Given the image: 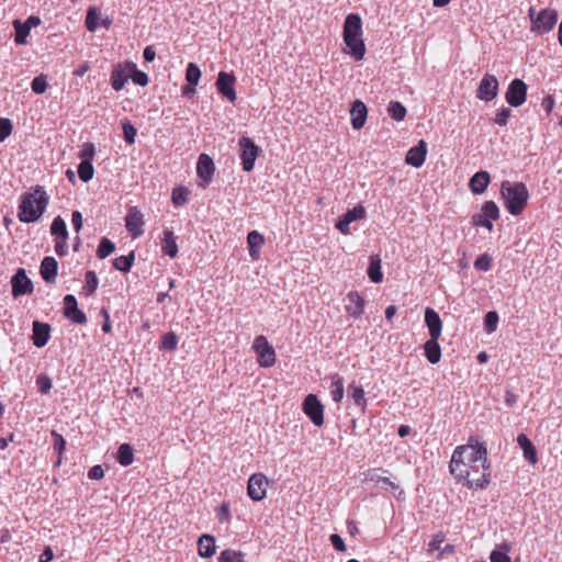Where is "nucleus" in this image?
I'll use <instances>...</instances> for the list:
<instances>
[{
	"label": "nucleus",
	"mask_w": 562,
	"mask_h": 562,
	"mask_svg": "<svg viewBox=\"0 0 562 562\" xmlns=\"http://www.w3.org/2000/svg\"><path fill=\"white\" fill-rule=\"evenodd\" d=\"M215 171L213 159L207 154H201L196 164V173L205 182L209 183Z\"/></svg>",
	"instance_id": "obj_21"
},
{
	"label": "nucleus",
	"mask_w": 562,
	"mask_h": 562,
	"mask_svg": "<svg viewBox=\"0 0 562 562\" xmlns=\"http://www.w3.org/2000/svg\"><path fill=\"white\" fill-rule=\"evenodd\" d=\"M52 327L48 323L34 321L32 323V336L31 339L33 345L37 348H43L47 345L50 339Z\"/></svg>",
	"instance_id": "obj_19"
},
{
	"label": "nucleus",
	"mask_w": 562,
	"mask_h": 562,
	"mask_svg": "<svg viewBox=\"0 0 562 562\" xmlns=\"http://www.w3.org/2000/svg\"><path fill=\"white\" fill-rule=\"evenodd\" d=\"M236 77L226 71H220L215 82L216 89L220 94L226 98L229 102L234 103L237 99L235 90Z\"/></svg>",
	"instance_id": "obj_11"
},
{
	"label": "nucleus",
	"mask_w": 562,
	"mask_h": 562,
	"mask_svg": "<svg viewBox=\"0 0 562 562\" xmlns=\"http://www.w3.org/2000/svg\"><path fill=\"white\" fill-rule=\"evenodd\" d=\"M130 78V71L126 67V63L116 65L111 72V86L115 91H120L124 88L125 83Z\"/></svg>",
	"instance_id": "obj_27"
},
{
	"label": "nucleus",
	"mask_w": 562,
	"mask_h": 562,
	"mask_svg": "<svg viewBox=\"0 0 562 562\" xmlns=\"http://www.w3.org/2000/svg\"><path fill=\"white\" fill-rule=\"evenodd\" d=\"M345 307L350 316L358 318L364 312V300L358 292L351 291L347 294V304Z\"/></svg>",
	"instance_id": "obj_23"
},
{
	"label": "nucleus",
	"mask_w": 562,
	"mask_h": 562,
	"mask_svg": "<svg viewBox=\"0 0 562 562\" xmlns=\"http://www.w3.org/2000/svg\"><path fill=\"white\" fill-rule=\"evenodd\" d=\"M64 315L66 318L71 321L72 323L77 325H83L87 323V316L86 314L78 307L77 300L75 295L67 294L64 297Z\"/></svg>",
	"instance_id": "obj_16"
},
{
	"label": "nucleus",
	"mask_w": 562,
	"mask_h": 562,
	"mask_svg": "<svg viewBox=\"0 0 562 562\" xmlns=\"http://www.w3.org/2000/svg\"><path fill=\"white\" fill-rule=\"evenodd\" d=\"M330 542L337 551L344 552L347 549L344 539L338 533L330 536Z\"/></svg>",
	"instance_id": "obj_63"
},
{
	"label": "nucleus",
	"mask_w": 562,
	"mask_h": 562,
	"mask_svg": "<svg viewBox=\"0 0 562 562\" xmlns=\"http://www.w3.org/2000/svg\"><path fill=\"white\" fill-rule=\"evenodd\" d=\"M48 195L42 186H36L32 193H25L19 205L18 217L23 223L36 222L45 212Z\"/></svg>",
	"instance_id": "obj_2"
},
{
	"label": "nucleus",
	"mask_w": 562,
	"mask_h": 562,
	"mask_svg": "<svg viewBox=\"0 0 562 562\" xmlns=\"http://www.w3.org/2000/svg\"><path fill=\"white\" fill-rule=\"evenodd\" d=\"M350 115L352 127L355 130L362 128L368 115L367 105L362 101L356 100L351 105Z\"/></svg>",
	"instance_id": "obj_25"
},
{
	"label": "nucleus",
	"mask_w": 562,
	"mask_h": 562,
	"mask_svg": "<svg viewBox=\"0 0 562 562\" xmlns=\"http://www.w3.org/2000/svg\"><path fill=\"white\" fill-rule=\"evenodd\" d=\"M249 256L257 260L260 257V249L265 243L263 236L258 231H251L247 235Z\"/></svg>",
	"instance_id": "obj_30"
},
{
	"label": "nucleus",
	"mask_w": 562,
	"mask_h": 562,
	"mask_svg": "<svg viewBox=\"0 0 562 562\" xmlns=\"http://www.w3.org/2000/svg\"><path fill=\"white\" fill-rule=\"evenodd\" d=\"M238 145L243 169L246 172H250L255 167V161L259 154V147L251 138L246 136L239 138Z\"/></svg>",
	"instance_id": "obj_6"
},
{
	"label": "nucleus",
	"mask_w": 562,
	"mask_h": 562,
	"mask_svg": "<svg viewBox=\"0 0 562 562\" xmlns=\"http://www.w3.org/2000/svg\"><path fill=\"white\" fill-rule=\"evenodd\" d=\"M330 396L336 403H339L344 397V383L338 374L331 376Z\"/></svg>",
	"instance_id": "obj_42"
},
{
	"label": "nucleus",
	"mask_w": 562,
	"mask_h": 562,
	"mask_svg": "<svg viewBox=\"0 0 562 562\" xmlns=\"http://www.w3.org/2000/svg\"><path fill=\"white\" fill-rule=\"evenodd\" d=\"M216 517L221 522H228L231 519V506L224 502L217 509Z\"/></svg>",
	"instance_id": "obj_60"
},
{
	"label": "nucleus",
	"mask_w": 562,
	"mask_h": 562,
	"mask_svg": "<svg viewBox=\"0 0 562 562\" xmlns=\"http://www.w3.org/2000/svg\"><path fill=\"white\" fill-rule=\"evenodd\" d=\"M48 83L45 75L35 77L31 82L32 91L36 94H42L47 90Z\"/></svg>",
	"instance_id": "obj_53"
},
{
	"label": "nucleus",
	"mask_w": 562,
	"mask_h": 562,
	"mask_svg": "<svg viewBox=\"0 0 562 562\" xmlns=\"http://www.w3.org/2000/svg\"><path fill=\"white\" fill-rule=\"evenodd\" d=\"M103 476H104V470L100 464L93 465L88 472V477L90 480H100Z\"/></svg>",
	"instance_id": "obj_64"
},
{
	"label": "nucleus",
	"mask_w": 562,
	"mask_h": 562,
	"mask_svg": "<svg viewBox=\"0 0 562 562\" xmlns=\"http://www.w3.org/2000/svg\"><path fill=\"white\" fill-rule=\"evenodd\" d=\"M499 218V207L494 201H486L481 207V212L472 216V224L477 227H485L493 231V221Z\"/></svg>",
	"instance_id": "obj_5"
},
{
	"label": "nucleus",
	"mask_w": 562,
	"mask_h": 562,
	"mask_svg": "<svg viewBox=\"0 0 562 562\" xmlns=\"http://www.w3.org/2000/svg\"><path fill=\"white\" fill-rule=\"evenodd\" d=\"M78 176L82 182H89L94 175V168L91 161H81L78 165Z\"/></svg>",
	"instance_id": "obj_44"
},
{
	"label": "nucleus",
	"mask_w": 562,
	"mask_h": 562,
	"mask_svg": "<svg viewBox=\"0 0 562 562\" xmlns=\"http://www.w3.org/2000/svg\"><path fill=\"white\" fill-rule=\"evenodd\" d=\"M438 340L439 338H429L424 344L425 356L431 364L438 363L441 359V348Z\"/></svg>",
	"instance_id": "obj_33"
},
{
	"label": "nucleus",
	"mask_w": 562,
	"mask_h": 562,
	"mask_svg": "<svg viewBox=\"0 0 562 562\" xmlns=\"http://www.w3.org/2000/svg\"><path fill=\"white\" fill-rule=\"evenodd\" d=\"M171 199L175 206H181L188 202L189 190L186 187L175 188Z\"/></svg>",
	"instance_id": "obj_47"
},
{
	"label": "nucleus",
	"mask_w": 562,
	"mask_h": 562,
	"mask_svg": "<svg viewBox=\"0 0 562 562\" xmlns=\"http://www.w3.org/2000/svg\"><path fill=\"white\" fill-rule=\"evenodd\" d=\"M425 323L429 330L430 338H440L442 331V322L439 314L428 307L425 311Z\"/></svg>",
	"instance_id": "obj_24"
},
{
	"label": "nucleus",
	"mask_w": 562,
	"mask_h": 562,
	"mask_svg": "<svg viewBox=\"0 0 562 562\" xmlns=\"http://www.w3.org/2000/svg\"><path fill=\"white\" fill-rule=\"evenodd\" d=\"M12 295L19 297L21 295L31 294L34 290L32 280L26 276L23 268H19L11 279Z\"/></svg>",
	"instance_id": "obj_14"
},
{
	"label": "nucleus",
	"mask_w": 562,
	"mask_h": 562,
	"mask_svg": "<svg viewBox=\"0 0 562 562\" xmlns=\"http://www.w3.org/2000/svg\"><path fill=\"white\" fill-rule=\"evenodd\" d=\"M98 284H99V279L95 274L94 271H87L86 272V285L83 286V291L86 293V295H92L97 288H98Z\"/></svg>",
	"instance_id": "obj_49"
},
{
	"label": "nucleus",
	"mask_w": 562,
	"mask_h": 562,
	"mask_svg": "<svg viewBox=\"0 0 562 562\" xmlns=\"http://www.w3.org/2000/svg\"><path fill=\"white\" fill-rule=\"evenodd\" d=\"M493 258L488 254L479 256L474 261V268L479 271H488L492 268Z\"/></svg>",
	"instance_id": "obj_54"
},
{
	"label": "nucleus",
	"mask_w": 562,
	"mask_h": 562,
	"mask_svg": "<svg viewBox=\"0 0 562 562\" xmlns=\"http://www.w3.org/2000/svg\"><path fill=\"white\" fill-rule=\"evenodd\" d=\"M498 314L495 311H490L484 316V329L487 334H492L496 330L498 325Z\"/></svg>",
	"instance_id": "obj_51"
},
{
	"label": "nucleus",
	"mask_w": 562,
	"mask_h": 562,
	"mask_svg": "<svg viewBox=\"0 0 562 562\" xmlns=\"http://www.w3.org/2000/svg\"><path fill=\"white\" fill-rule=\"evenodd\" d=\"M50 435L54 438V450L60 456L66 448V440L56 430H52Z\"/></svg>",
	"instance_id": "obj_59"
},
{
	"label": "nucleus",
	"mask_w": 562,
	"mask_h": 562,
	"mask_svg": "<svg viewBox=\"0 0 562 562\" xmlns=\"http://www.w3.org/2000/svg\"><path fill=\"white\" fill-rule=\"evenodd\" d=\"M445 539L446 536L442 531L436 533L428 543L427 553L431 555L435 551H440L441 544L443 543Z\"/></svg>",
	"instance_id": "obj_55"
},
{
	"label": "nucleus",
	"mask_w": 562,
	"mask_h": 562,
	"mask_svg": "<svg viewBox=\"0 0 562 562\" xmlns=\"http://www.w3.org/2000/svg\"><path fill=\"white\" fill-rule=\"evenodd\" d=\"M490 182H491L490 173L485 170H481V171L475 172L471 177V179L469 181V188L473 194H482L487 189Z\"/></svg>",
	"instance_id": "obj_26"
},
{
	"label": "nucleus",
	"mask_w": 562,
	"mask_h": 562,
	"mask_svg": "<svg viewBox=\"0 0 562 562\" xmlns=\"http://www.w3.org/2000/svg\"><path fill=\"white\" fill-rule=\"evenodd\" d=\"M144 220L142 212L133 206L128 210L125 216V227L132 238H137L143 235Z\"/></svg>",
	"instance_id": "obj_17"
},
{
	"label": "nucleus",
	"mask_w": 562,
	"mask_h": 562,
	"mask_svg": "<svg viewBox=\"0 0 562 562\" xmlns=\"http://www.w3.org/2000/svg\"><path fill=\"white\" fill-rule=\"evenodd\" d=\"M161 251L164 255L169 256L170 258H175L178 255L176 237L173 232L170 229L164 231V238L161 240Z\"/></svg>",
	"instance_id": "obj_34"
},
{
	"label": "nucleus",
	"mask_w": 562,
	"mask_h": 562,
	"mask_svg": "<svg viewBox=\"0 0 562 562\" xmlns=\"http://www.w3.org/2000/svg\"><path fill=\"white\" fill-rule=\"evenodd\" d=\"M201 78V70L194 63H189L186 70V80L190 86H196Z\"/></svg>",
	"instance_id": "obj_45"
},
{
	"label": "nucleus",
	"mask_w": 562,
	"mask_h": 562,
	"mask_svg": "<svg viewBox=\"0 0 562 562\" xmlns=\"http://www.w3.org/2000/svg\"><path fill=\"white\" fill-rule=\"evenodd\" d=\"M115 250V244L112 243L109 238L104 237L101 239L98 249L97 256L100 259H104L110 256Z\"/></svg>",
	"instance_id": "obj_46"
},
{
	"label": "nucleus",
	"mask_w": 562,
	"mask_h": 562,
	"mask_svg": "<svg viewBox=\"0 0 562 562\" xmlns=\"http://www.w3.org/2000/svg\"><path fill=\"white\" fill-rule=\"evenodd\" d=\"M178 346V337L173 331L166 333L161 337L160 349L173 351Z\"/></svg>",
	"instance_id": "obj_50"
},
{
	"label": "nucleus",
	"mask_w": 562,
	"mask_h": 562,
	"mask_svg": "<svg viewBox=\"0 0 562 562\" xmlns=\"http://www.w3.org/2000/svg\"><path fill=\"white\" fill-rule=\"evenodd\" d=\"M58 271V262L54 257L47 256L42 260L40 273L47 283H54Z\"/></svg>",
	"instance_id": "obj_28"
},
{
	"label": "nucleus",
	"mask_w": 562,
	"mask_h": 562,
	"mask_svg": "<svg viewBox=\"0 0 562 562\" xmlns=\"http://www.w3.org/2000/svg\"><path fill=\"white\" fill-rule=\"evenodd\" d=\"M367 273L373 283H380L382 281L381 259L378 256L371 257Z\"/></svg>",
	"instance_id": "obj_37"
},
{
	"label": "nucleus",
	"mask_w": 562,
	"mask_h": 562,
	"mask_svg": "<svg viewBox=\"0 0 562 562\" xmlns=\"http://www.w3.org/2000/svg\"><path fill=\"white\" fill-rule=\"evenodd\" d=\"M510 114H512L510 109H508V108H502V109L497 112V114H496V116H495V119H494L495 124H497V125H499V126H505V125H507V122H508V119H509Z\"/></svg>",
	"instance_id": "obj_61"
},
{
	"label": "nucleus",
	"mask_w": 562,
	"mask_h": 562,
	"mask_svg": "<svg viewBox=\"0 0 562 562\" xmlns=\"http://www.w3.org/2000/svg\"><path fill=\"white\" fill-rule=\"evenodd\" d=\"M349 396L353 403L363 412L367 406L366 393L362 386L351 384L349 385Z\"/></svg>",
	"instance_id": "obj_38"
},
{
	"label": "nucleus",
	"mask_w": 562,
	"mask_h": 562,
	"mask_svg": "<svg viewBox=\"0 0 562 562\" xmlns=\"http://www.w3.org/2000/svg\"><path fill=\"white\" fill-rule=\"evenodd\" d=\"M252 348L257 353V360L260 367L270 368L276 363L274 348L265 336H257L254 340Z\"/></svg>",
	"instance_id": "obj_7"
},
{
	"label": "nucleus",
	"mask_w": 562,
	"mask_h": 562,
	"mask_svg": "<svg viewBox=\"0 0 562 562\" xmlns=\"http://www.w3.org/2000/svg\"><path fill=\"white\" fill-rule=\"evenodd\" d=\"M498 80L494 75H484L476 90V98L485 102L494 100L498 93Z\"/></svg>",
	"instance_id": "obj_13"
},
{
	"label": "nucleus",
	"mask_w": 562,
	"mask_h": 562,
	"mask_svg": "<svg viewBox=\"0 0 562 562\" xmlns=\"http://www.w3.org/2000/svg\"><path fill=\"white\" fill-rule=\"evenodd\" d=\"M384 473H386L385 470H369L366 474V479L375 483L380 488L389 491L394 496L400 497L403 494L400 484L393 481L391 477L384 476Z\"/></svg>",
	"instance_id": "obj_8"
},
{
	"label": "nucleus",
	"mask_w": 562,
	"mask_h": 562,
	"mask_svg": "<svg viewBox=\"0 0 562 562\" xmlns=\"http://www.w3.org/2000/svg\"><path fill=\"white\" fill-rule=\"evenodd\" d=\"M12 123L9 119H0V142H4L12 133Z\"/></svg>",
	"instance_id": "obj_58"
},
{
	"label": "nucleus",
	"mask_w": 562,
	"mask_h": 562,
	"mask_svg": "<svg viewBox=\"0 0 562 562\" xmlns=\"http://www.w3.org/2000/svg\"><path fill=\"white\" fill-rule=\"evenodd\" d=\"M342 36L348 37L349 41L352 37L362 36V22L358 14L350 13L346 16Z\"/></svg>",
	"instance_id": "obj_22"
},
{
	"label": "nucleus",
	"mask_w": 562,
	"mask_h": 562,
	"mask_svg": "<svg viewBox=\"0 0 562 562\" xmlns=\"http://www.w3.org/2000/svg\"><path fill=\"white\" fill-rule=\"evenodd\" d=\"M427 154V144L425 140H419L418 144L412 147L406 155L405 161L407 165L419 168L424 165Z\"/></svg>",
	"instance_id": "obj_20"
},
{
	"label": "nucleus",
	"mask_w": 562,
	"mask_h": 562,
	"mask_svg": "<svg viewBox=\"0 0 562 562\" xmlns=\"http://www.w3.org/2000/svg\"><path fill=\"white\" fill-rule=\"evenodd\" d=\"M94 154H95L94 145L92 143H86L80 153L81 161L88 160V161L92 162Z\"/></svg>",
	"instance_id": "obj_62"
},
{
	"label": "nucleus",
	"mask_w": 562,
	"mask_h": 562,
	"mask_svg": "<svg viewBox=\"0 0 562 562\" xmlns=\"http://www.w3.org/2000/svg\"><path fill=\"white\" fill-rule=\"evenodd\" d=\"M267 485L268 479L263 473H254L248 480V496L255 502L262 501L267 495Z\"/></svg>",
	"instance_id": "obj_10"
},
{
	"label": "nucleus",
	"mask_w": 562,
	"mask_h": 562,
	"mask_svg": "<svg viewBox=\"0 0 562 562\" xmlns=\"http://www.w3.org/2000/svg\"><path fill=\"white\" fill-rule=\"evenodd\" d=\"M100 14L94 7H91L87 11L86 15V27L90 32H94L99 27Z\"/></svg>",
	"instance_id": "obj_48"
},
{
	"label": "nucleus",
	"mask_w": 562,
	"mask_h": 562,
	"mask_svg": "<svg viewBox=\"0 0 562 562\" xmlns=\"http://www.w3.org/2000/svg\"><path fill=\"white\" fill-rule=\"evenodd\" d=\"M529 16L532 22L531 30L540 34L550 32L558 21V13L554 9H543L537 14L533 9H530Z\"/></svg>",
	"instance_id": "obj_4"
},
{
	"label": "nucleus",
	"mask_w": 562,
	"mask_h": 562,
	"mask_svg": "<svg viewBox=\"0 0 562 562\" xmlns=\"http://www.w3.org/2000/svg\"><path fill=\"white\" fill-rule=\"evenodd\" d=\"M116 461L122 467H128L134 462V452L130 443H122L116 452Z\"/></svg>",
	"instance_id": "obj_35"
},
{
	"label": "nucleus",
	"mask_w": 562,
	"mask_h": 562,
	"mask_svg": "<svg viewBox=\"0 0 562 562\" xmlns=\"http://www.w3.org/2000/svg\"><path fill=\"white\" fill-rule=\"evenodd\" d=\"M389 115L395 121H402L406 116V108L398 101H391L387 106Z\"/></svg>",
	"instance_id": "obj_43"
},
{
	"label": "nucleus",
	"mask_w": 562,
	"mask_h": 562,
	"mask_svg": "<svg viewBox=\"0 0 562 562\" xmlns=\"http://www.w3.org/2000/svg\"><path fill=\"white\" fill-rule=\"evenodd\" d=\"M135 260L134 251H131L127 256H120L113 260V267L121 272H128Z\"/></svg>",
	"instance_id": "obj_39"
},
{
	"label": "nucleus",
	"mask_w": 562,
	"mask_h": 562,
	"mask_svg": "<svg viewBox=\"0 0 562 562\" xmlns=\"http://www.w3.org/2000/svg\"><path fill=\"white\" fill-rule=\"evenodd\" d=\"M50 233L55 236V239H68L66 222L60 216L53 220Z\"/></svg>",
	"instance_id": "obj_40"
},
{
	"label": "nucleus",
	"mask_w": 562,
	"mask_h": 562,
	"mask_svg": "<svg viewBox=\"0 0 562 562\" xmlns=\"http://www.w3.org/2000/svg\"><path fill=\"white\" fill-rule=\"evenodd\" d=\"M517 443L521 448L525 459L531 464H536L538 462L537 450L531 440L525 434H519Z\"/></svg>",
	"instance_id": "obj_29"
},
{
	"label": "nucleus",
	"mask_w": 562,
	"mask_h": 562,
	"mask_svg": "<svg viewBox=\"0 0 562 562\" xmlns=\"http://www.w3.org/2000/svg\"><path fill=\"white\" fill-rule=\"evenodd\" d=\"M220 562H244V555L241 552L226 549L221 552L218 557Z\"/></svg>",
	"instance_id": "obj_52"
},
{
	"label": "nucleus",
	"mask_w": 562,
	"mask_h": 562,
	"mask_svg": "<svg viewBox=\"0 0 562 562\" xmlns=\"http://www.w3.org/2000/svg\"><path fill=\"white\" fill-rule=\"evenodd\" d=\"M12 24L15 30V44L25 45L27 43L26 37L29 36L32 27L38 26L41 24V19L38 16L31 15L24 22L14 20Z\"/></svg>",
	"instance_id": "obj_15"
},
{
	"label": "nucleus",
	"mask_w": 562,
	"mask_h": 562,
	"mask_svg": "<svg viewBox=\"0 0 562 562\" xmlns=\"http://www.w3.org/2000/svg\"><path fill=\"white\" fill-rule=\"evenodd\" d=\"M36 385L42 394H47L50 391L53 383L48 375L40 374L36 378Z\"/></svg>",
	"instance_id": "obj_56"
},
{
	"label": "nucleus",
	"mask_w": 562,
	"mask_h": 562,
	"mask_svg": "<svg viewBox=\"0 0 562 562\" xmlns=\"http://www.w3.org/2000/svg\"><path fill=\"white\" fill-rule=\"evenodd\" d=\"M126 67L130 71V78L133 80L135 85L140 87H145L148 85V76L142 70L136 68V65L130 61H126Z\"/></svg>",
	"instance_id": "obj_41"
},
{
	"label": "nucleus",
	"mask_w": 562,
	"mask_h": 562,
	"mask_svg": "<svg viewBox=\"0 0 562 562\" xmlns=\"http://www.w3.org/2000/svg\"><path fill=\"white\" fill-rule=\"evenodd\" d=\"M215 538L204 533L198 540V551L201 558H211L215 553Z\"/></svg>",
	"instance_id": "obj_31"
},
{
	"label": "nucleus",
	"mask_w": 562,
	"mask_h": 562,
	"mask_svg": "<svg viewBox=\"0 0 562 562\" xmlns=\"http://www.w3.org/2000/svg\"><path fill=\"white\" fill-rule=\"evenodd\" d=\"M123 134L124 139L128 145H132L135 143V138L137 135V128L131 124L130 122L123 124Z\"/></svg>",
	"instance_id": "obj_57"
},
{
	"label": "nucleus",
	"mask_w": 562,
	"mask_h": 562,
	"mask_svg": "<svg viewBox=\"0 0 562 562\" xmlns=\"http://www.w3.org/2000/svg\"><path fill=\"white\" fill-rule=\"evenodd\" d=\"M449 469L454 479L468 488H486L492 473L485 442L470 437L467 445L454 449Z\"/></svg>",
	"instance_id": "obj_1"
},
{
	"label": "nucleus",
	"mask_w": 562,
	"mask_h": 562,
	"mask_svg": "<svg viewBox=\"0 0 562 562\" xmlns=\"http://www.w3.org/2000/svg\"><path fill=\"white\" fill-rule=\"evenodd\" d=\"M366 216V209L362 204H357L355 207L348 210L337 222L336 228L347 235L350 233L349 226L352 222L362 220Z\"/></svg>",
	"instance_id": "obj_18"
},
{
	"label": "nucleus",
	"mask_w": 562,
	"mask_h": 562,
	"mask_svg": "<svg viewBox=\"0 0 562 562\" xmlns=\"http://www.w3.org/2000/svg\"><path fill=\"white\" fill-rule=\"evenodd\" d=\"M344 42L349 48L348 53L351 55V57H353L356 60L363 59L366 54V45L361 36L352 37L350 42L348 37H344Z\"/></svg>",
	"instance_id": "obj_32"
},
{
	"label": "nucleus",
	"mask_w": 562,
	"mask_h": 562,
	"mask_svg": "<svg viewBox=\"0 0 562 562\" xmlns=\"http://www.w3.org/2000/svg\"><path fill=\"white\" fill-rule=\"evenodd\" d=\"M527 85L521 79H514L506 91L505 99L510 106L517 108L525 103Z\"/></svg>",
	"instance_id": "obj_12"
},
{
	"label": "nucleus",
	"mask_w": 562,
	"mask_h": 562,
	"mask_svg": "<svg viewBox=\"0 0 562 562\" xmlns=\"http://www.w3.org/2000/svg\"><path fill=\"white\" fill-rule=\"evenodd\" d=\"M512 546L508 542L501 543L496 549L491 552L490 560L491 562H512L508 552L510 551Z\"/></svg>",
	"instance_id": "obj_36"
},
{
	"label": "nucleus",
	"mask_w": 562,
	"mask_h": 562,
	"mask_svg": "<svg viewBox=\"0 0 562 562\" xmlns=\"http://www.w3.org/2000/svg\"><path fill=\"white\" fill-rule=\"evenodd\" d=\"M303 412L316 427L324 425V405L315 394H308L304 398Z\"/></svg>",
	"instance_id": "obj_9"
},
{
	"label": "nucleus",
	"mask_w": 562,
	"mask_h": 562,
	"mask_svg": "<svg viewBox=\"0 0 562 562\" xmlns=\"http://www.w3.org/2000/svg\"><path fill=\"white\" fill-rule=\"evenodd\" d=\"M501 195L505 207L514 216L522 213L529 199L527 187L522 182L504 181L501 186Z\"/></svg>",
	"instance_id": "obj_3"
}]
</instances>
